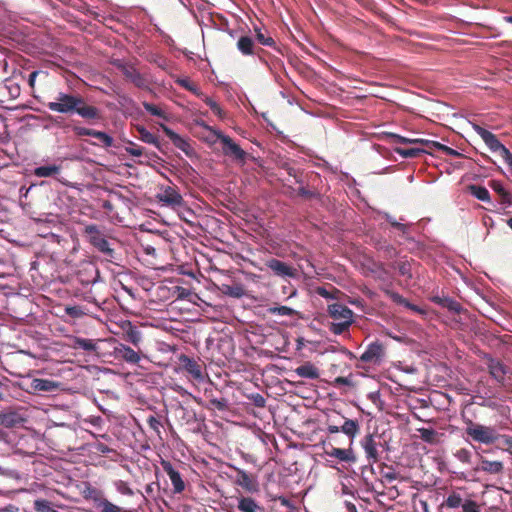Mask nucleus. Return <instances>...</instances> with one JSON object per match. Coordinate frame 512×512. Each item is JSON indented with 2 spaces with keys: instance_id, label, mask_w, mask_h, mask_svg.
Listing matches in <instances>:
<instances>
[{
  "instance_id": "nucleus-1",
  "label": "nucleus",
  "mask_w": 512,
  "mask_h": 512,
  "mask_svg": "<svg viewBox=\"0 0 512 512\" xmlns=\"http://www.w3.org/2000/svg\"><path fill=\"white\" fill-rule=\"evenodd\" d=\"M46 107L53 112L62 114L76 113L87 121L101 120L102 114L99 108L87 104L81 95L59 92L55 101L48 102Z\"/></svg>"
},
{
  "instance_id": "nucleus-2",
  "label": "nucleus",
  "mask_w": 512,
  "mask_h": 512,
  "mask_svg": "<svg viewBox=\"0 0 512 512\" xmlns=\"http://www.w3.org/2000/svg\"><path fill=\"white\" fill-rule=\"evenodd\" d=\"M83 236L93 248H95L98 252L103 254L107 259H115L116 252L111 247L109 237L98 225H86L83 230Z\"/></svg>"
},
{
  "instance_id": "nucleus-3",
  "label": "nucleus",
  "mask_w": 512,
  "mask_h": 512,
  "mask_svg": "<svg viewBox=\"0 0 512 512\" xmlns=\"http://www.w3.org/2000/svg\"><path fill=\"white\" fill-rule=\"evenodd\" d=\"M83 498L93 503V507L98 512H126V510L116 504L110 502L102 490L92 486L89 483L85 484L82 491Z\"/></svg>"
},
{
  "instance_id": "nucleus-4",
  "label": "nucleus",
  "mask_w": 512,
  "mask_h": 512,
  "mask_svg": "<svg viewBox=\"0 0 512 512\" xmlns=\"http://www.w3.org/2000/svg\"><path fill=\"white\" fill-rule=\"evenodd\" d=\"M465 423V433L473 441L489 445L494 444L499 440V433L494 427L475 423L470 419L466 420Z\"/></svg>"
},
{
  "instance_id": "nucleus-5",
  "label": "nucleus",
  "mask_w": 512,
  "mask_h": 512,
  "mask_svg": "<svg viewBox=\"0 0 512 512\" xmlns=\"http://www.w3.org/2000/svg\"><path fill=\"white\" fill-rule=\"evenodd\" d=\"M217 139L222 144V152L225 156L231 157L233 160L244 164L247 158V152H245L237 143L233 141V139L223 134L220 131H215Z\"/></svg>"
},
{
  "instance_id": "nucleus-6",
  "label": "nucleus",
  "mask_w": 512,
  "mask_h": 512,
  "mask_svg": "<svg viewBox=\"0 0 512 512\" xmlns=\"http://www.w3.org/2000/svg\"><path fill=\"white\" fill-rule=\"evenodd\" d=\"M381 437L379 435L367 434L363 437L360 442L361 447L363 448L367 461L369 464H375L381 459V451L382 447Z\"/></svg>"
},
{
  "instance_id": "nucleus-7",
  "label": "nucleus",
  "mask_w": 512,
  "mask_h": 512,
  "mask_svg": "<svg viewBox=\"0 0 512 512\" xmlns=\"http://www.w3.org/2000/svg\"><path fill=\"white\" fill-rule=\"evenodd\" d=\"M386 355V347L380 341L370 343L359 357V361L370 365H379Z\"/></svg>"
},
{
  "instance_id": "nucleus-8",
  "label": "nucleus",
  "mask_w": 512,
  "mask_h": 512,
  "mask_svg": "<svg viewBox=\"0 0 512 512\" xmlns=\"http://www.w3.org/2000/svg\"><path fill=\"white\" fill-rule=\"evenodd\" d=\"M485 363L491 377L500 385H504L506 382V376L511 373L508 366H506L501 360L493 358L490 355L485 356Z\"/></svg>"
},
{
  "instance_id": "nucleus-9",
  "label": "nucleus",
  "mask_w": 512,
  "mask_h": 512,
  "mask_svg": "<svg viewBox=\"0 0 512 512\" xmlns=\"http://www.w3.org/2000/svg\"><path fill=\"white\" fill-rule=\"evenodd\" d=\"M156 198L163 205L171 208L181 207L184 204L182 195L174 186L161 187L160 191L156 195Z\"/></svg>"
},
{
  "instance_id": "nucleus-10",
  "label": "nucleus",
  "mask_w": 512,
  "mask_h": 512,
  "mask_svg": "<svg viewBox=\"0 0 512 512\" xmlns=\"http://www.w3.org/2000/svg\"><path fill=\"white\" fill-rule=\"evenodd\" d=\"M236 477L234 483L242 487L248 493H257L259 491V483L256 476L247 473L245 470L234 467Z\"/></svg>"
},
{
  "instance_id": "nucleus-11",
  "label": "nucleus",
  "mask_w": 512,
  "mask_h": 512,
  "mask_svg": "<svg viewBox=\"0 0 512 512\" xmlns=\"http://www.w3.org/2000/svg\"><path fill=\"white\" fill-rule=\"evenodd\" d=\"M163 132L166 134V136L171 140L173 145L183 151L186 156L193 157L195 155L194 148L190 145L189 141L176 132H174L172 129H170L166 125H161Z\"/></svg>"
},
{
  "instance_id": "nucleus-12",
  "label": "nucleus",
  "mask_w": 512,
  "mask_h": 512,
  "mask_svg": "<svg viewBox=\"0 0 512 512\" xmlns=\"http://www.w3.org/2000/svg\"><path fill=\"white\" fill-rule=\"evenodd\" d=\"M472 128L481 137V139L484 141V143L488 146V148L492 152L500 153L501 150L505 147L499 141V139L496 137V135H494L492 132L488 131L487 129L483 128L479 124L473 123Z\"/></svg>"
},
{
  "instance_id": "nucleus-13",
  "label": "nucleus",
  "mask_w": 512,
  "mask_h": 512,
  "mask_svg": "<svg viewBox=\"0 0 512 512\" xmlns=\"http://www.w3.org/2000/svg\"><path fill=\"white\" fill-rule=\"evenodd\" d=\"M265 265L269 268L276 276L279 277H290L294 278L297 275V270L288 265L287 263L280 261L276 258H271L266 261Z\"/></svg>"
},
{
  "instance_id": "nucleus-14",
  "label": "nucleus",
  "mask_w": 512,
  "mask_h": 512,
  "mask_svg": "<svg viewBox=\"0 0 512 512\" xmlns=\"http://www.w3.org/2000/svg\"><path fill=\"white\" fill-rule=\"evenodd\" d=\"M161 466L165 473L168 475L169 479L171 480L174 493H182L185 490V482L183 481L179 471H177L172 465V463L167 460H162Z\"/></svg>"
},
{
  "instance_id": "nucleus-15",
  "label": "nucleus",
  "mask_w": 512,
  "mask_h": 512,
  "mask_svg": "<svg viewBox=\"0 0 512 512\" xmlns=\"http://www.w3.org/2000/svg\"><path fill=\"white\" fill-rule=\"evenodd\" d=\"M234 498L237 502L236 508L239 512H267L265 507L251 496L239 494Z\"/></svg>"
},
{
  "instance_id": "nucleus-16",
  "label": "nucleus",
  "mask_w": 512,
  "mask_h": 512,
  "mask_svg": "<svg viewBox=\"0 0 512 512\" xmlns=\"http://www.w3.org/2000/svg\"><path fill=\"white\" fill-rule=\"evenodd\" d=\"M179 362L183 370H185L193 379L201 381L203 380V372L201 364L195 359L181 354L179 356Z\"/></svg>"
},
{
  "instance_id": "nucleus-17",
  "label": "nucleus",
  "mask_w": 512,
  "mask_h": 512,
  "mask_svg": "<svg viewBox=\"0 0 512 512\" xmlns=\"http://www.w3.org/2000/svg\"><path fill=\"white\" fill-rule=\"evenodd\" d=\"M115 358L129 364H138L141 360L140 353L125 344H118L114 348Z\"/></svg>"
},
{
  "instance_id": "nucleus-18",
  "label": "nucleus",
  "mask_w": 512,
  "mask_h": 512,
  "mask_svg": "<svg viewBox=\"0 0 512 512\" xmlns=\"http://www.w3.org/2000/svg\"><path fill=\"white\" fill-rule=\"evenodd\" d=\"M125 78L131 81L136 87L146 89L149 86L147 78L133 66H122L121 69Z\"/></svg>"
},
{
  "instance_id": "nucleus-19",
  "label": "nucleus",
  "mask_w": 512,
  "mask_h": 512,
  "mask_svg": "<svg viewBox=\"0 0 512 512\" xmlns=\"http://www.w3.org/2000/svg\"><path fill=\"white\" fill-rule=\"evenodd\" d=\"M327 312L335 321H353V311L341 303H333L328 305Z\"/></svg>"
},
{
  "instance_id": "nucleus-20",
  "label": "nucleus",
  "mask_w": 512,
  "mask_h": 512,
  "mask_svg": "<svg viewBox=\"0 0 512 512\" xmlns=\"http://www.w3.org/2000/svg\"><path fill=\"white\" fill-rule=\"evenodd\" d=\"M25 418L15 410L0 411V426L14 428L25 422Z\"/></svg>"
},
{
  "instance_id": "nucleus-21",
  "label": "nucleus",
  "mask_w": 512,
  "mask_h": 512,
  "mask_svg": "<svg viewBox=\"0 0 512 512\" xmlns=\"http://www.w3.org/2000/svg\"><path fill=\"white\" fill-rule=\"evenodd\" d=\"M325 453L333 458L338 459L341 462H347V463H355L356 462V456L354 454V451L352 449V446L349 445L347 449L337 448L331 446L329 450H325Z\"/></svg>"
},
{
  "instance_id": "nucleus-22",
  "label": "nucleus",
  "mask_w": 512,
  "mask_h": 512,
  "mask_svg": "<svg viewBox=\"0 0 512 512\" xmlns=\"http://www.w3.org/2000/svg\"><path fill=\"white\" fill-rule=\"evenodd\" d=\"M475 470L483 471L488 474L498 475L503 473L504 464L502 461H490L484 457H481L480 464Z\"/></svg>"
},
{
  "instance_id": "nucleus-23",
  "label": "nucleus",
  "mask_w": 512,
  "mask_h": 512,
  "mask_svg": "<svg viewBox=\"0 0 512 512\" xmlns=\"http://www.w3.org/2000/svg\"><path fill=\"white\" fill-rule=\"evenodd\" d=\"M31 389L36 392H53L56 391L59 387V383L42 378H34L30 384Z\"/></svg>"
},
{
  "instance_id": "nucleus-24",
  "label": "nucleus",
  "mask_w": 512,
  "mask_h": 512,
  "mask_svg": "<svg viewBox=\"0 0 512 512\" xmlns=\"http://www.w3.org/2000/svg\"><path fill=\"white\" fill-rule=\"evenodd\" d=\"M237 49L242 53L244 56H250L259 54V52H262V49H255L254 41L250 36L243 35L241 36L237 43H236Z\"/></svg>"
},
{
  "instance_id": "nucleus-25",
  "label": "nucleus",
  "mask_w": 512,
  "mask_h": 512,
  "mask_svg": "<svg viewBox=\"0 0 512 512\" xmlns=\"http://www.w3.org/2000/svg\"><path fill=\"white\" fill-rule=\"evenodd\" d=\"M384 293L386 294L387 297H389L396 304L403 305L415 313H419V314L425 313V311L422 308H420L419 306H417L415 304L410 303L407 299H405L402 295H400L399 293H397L395 291H392L389 289H384Z\"/></svg>"
},
{
  "instance_id": "nucleus-26",
  "label": "nucleus",
  "mask_w": 512,
  "mask_h": 512,
  "mask_svg": "<svg viewBox=\"0 0 512 512\" xmlns=\"http://www.w3.org/2000/svg\"><path fill=\"white\" fill-rule=\"evenodd\" d=\"M340 431L349 437V443L352 446L354 438L360 431L359 422L357 420L345 419L344 423L340 426Z\"/></svg>"
},
{
  "instance_id": "nucleus-27",
  "label": "nucleus",
  "mask_w": 512,
  "mask_h": 512,
  "mask_svg": "<svg viewBox=\"0 0 512 512\" xmlns=\"http://www.w3.org/2000/svg\"><path fill=\"white\" fill-rule=\"evenodd\" d=\"M204 395L208 399V406L207 408H214L219 411H225L228 409V401L226 398H216L213 394L212 388H205L204 389Z\"/></svg>"
},
{
  "instance_id": "nucleus-28",
  "label": "nucleus",
  "mask_w": 512,
  "mask_h": 512,
  "mask_svg": "<svg viewBox=\"0 0 512 512\" xmlns=\"http://www.w3.org/2000/svg\"><path fill=\"white\" fill-rule=\"evenodd\" d=\"M420 434V438L422 441L430 444L437 445L441 442L442 433H439L433 428H419L417 430Z\"/></svg>"
},
{
  "instance_id": "nucleus-29",
  "label": "nucleus",
  "mask_w": 512,
  "mask_h": 512,
  "mask_svg": "<svg viewBox=\"0 0 512 512\" xmlns=\"http://www.w3.org/2000/svg\"><path fill=\"white\" fill-rule=\"evenodd\" d=\"M294 372L299 377L307 379H318L320 376L318 368L310 362H306L305 364L297 367Z\"/></svg>"
},
{
  "instance_id": "nucleus-30",
  "label": "nucleus",
  "mask_w": 512,
  "mask_h": 512,
  "mask_svg": "<svg viewBox=\"0 0 512 512\" xmlns=\"http://www.w3.org/2000/svg\"><path fill=\"white\" fill-rule=\"evenodd\" d=\"M71 347L74 349H82L87 352H94L97 350V342L93 339L74 337L72 339Z\"/></svg>"
},
{
  "instance_id": "nucleus-31",
  "label": "nucleus",
  "mask_w": 512,
  "mask_h": 512,
  "mask_svg": "<svg viewBox=\"0 0 512 512\" xmlns=\"http://www.w3.org/2000/svg\"><path fill=\"white\" fill-rule=\"evenodd\" d=\"M395 152L403 158H418L425 153H429L428 150L420 147L413 148H402L396 147Z\"/></svg>"
},
{
  "instance_id": "nucleus-32",
  "label": "nucleus",
  "mask_w": 512,
  "mask_h": 512,
  "mask_svg": "<svg viewBox=\"0 0 512 512\" xmlns=\"http://www.w3.org/2000/svg\"><path fill=\"white\" fill-rule=\"evenodd\" d=\"M60 170L61 167L58 165L39 166L34 169L33 174L40 178H46L57 175Z\"/></svg>"
},
{
  "instance_id": "nucleus-33",
  "label": "nucleus",
  "mask_w": 512,
  "mask_h": 512,
  "mask_svg": "<svg viewBox=\"0 0 512 512\" xmlns=\"http://www.w3.org/2000/svg\"><path fill=\"white\" fill-rule=\"evenodd\" d=\"M137 132L139 133V139L145 143L152 144L160 149V142L157 136L149 132L143 126H137Z\"/></svg>"
},
{
  "instance_id": "nucleus-34",
  "label": "nucleus",
  "mask_w": 512,
  "mask_h": 512,
  "mask_svg": "<svg viewBox=\"0 0 512 512\" xmlns=\"http://www.w3.org/2000/svg\"><path fill=\"white\" fill-rule=\"evenodd\" d=\"M141 338V332L129 323V328L124 333V339L137 347Z\"/></svg>"
},
{
  "instance_id": "nucleus-35",
  "label": "nucleus",
  "mask_w": 512,
  "mask_h": 512,
  "mask_svg": "<svg viewBox=\"0 0 512 512\" xmlns=\"http://www.w3.org/2000/svg\"><path fill=\"white\" fill-rule=\"evenodd\" d=\"M469 190L471 194L476 197L480 201L489 202L490 201V193L489 191L480 185H470Z\"/></svg>"
},
{
  "instance_id": "nucleus-36",
  "label": "nucleus",
  "mask_w": 512,
  "mask_h": 512,
  "mask_svg": "<svg viewBox=\"0 0 512 512\" xmlns=\"http://www.w3.org/2000/svg\"><path fill=\"white\" fill-rule=\"evenodd\" d=\"M33 507L36 512H58L52 502L46 499H36Z\"/></svg>"
},
{
  "instance_id": "nucleus-37",
  "label": "nucleus",
  "mask_w": 512,
  "mask_h": 512,
  "mask_svg": "<svg viewBox=\"0 0 512 512\" xmlns=\"http://www.w3.org/2000/svg\"><path fill=\"white\" fill-rule=\"evenodd\" d=\"M269 314L281 315V316H294L297 311L288 306H272L267 309Z\"/></svg>"
},
{
  "instance_id": "nucleus-38",
  "label": "nucleus",
  "mask_w": 512,
  "mask_h": 512,
  "mask_svg": "<svg viewBox=\"0 0 512 512\" xmlns=\"http://www.w3.org/2000/svg\"><path fill=\"white\" fill-rule=\"evenodd\" d=\"M353 321H338L336 323H331L329 329L330 331L335 335H341L345 331L349 329V327L352 325Z\"/></svg>"
},
{
  "instance_id": "nucleus-39",
  "label": "nucleus",
  "mask_w": 512,
  "mask_h": 512,
  "mask_svg": "<svg viewBox=\"0 0 512 512\" xmlns=\"http://www.w3.org/2000/svg\"><path fill=\"white\" fill-rule=\"evenodd\" d=\"M255 33L256 39L260 44L275 48L276 42L270 35L263 33L259 28H255Z\"/></svg>"
},
{
  "instance_id": "nucleus-40",
  "label": "nucleus",
  "mask_w": 512,
  "mask_h": 512,
  "mask_svg": "<svg viewBox=\"0 0 512 512\" xmlns=\"http://www.w3.org/2000/svg\"><path fill=\"white\" fill-rule=\"evenodd\" d=\"M144 150L145 149L143 147H141L133 142H129V146L125 147V151L131 156L140 157L144 154L149 158H150V156H155L154 153L148 154V153H145Z\"/></svg>"
},
{
  "instance_id": "nucleus-41",
  "label": "nucleus",
  "mask_w": 512,
  "mask_h": 512,
  "mask_svg": "<svg viewBox=\"0 0 512 512\" xmlns=\"http://www.w3.org/2000/svg\"><path fill=\"white\" fill-rule=\"evenodd\" d=\"M464 503L462 502V497L458 493H451L446 498L444 505L448 508H458L462 507Z\"/></svg>"
},
{
  "instance_id": "nucleus-42",
  "label": "nucleus",
  "mask_w": 512,
  "mask_h": 512,
  "mask_svg": "<svg viewBox=\"0 0 512 512\" xmlns=\"http://www.w3.org/2000/svg\"><path fill=\"white\" fill-rule=\"evenodd\" d=\"M143 107L151 115L160 117V118H162L164 120H166L168 118L167 114H166V112L164 110H162L160 107H158V106H156V105H154L152 103L143 102Z\"/></svg>"
},
{
  "instance_id": "nucleus-43",
  "label": "nucleus",
  "mask_w": 512,
  "mask_h": 512,
  "mask_svg": "<svg viewBox=\"0 0 512 512\" xmlns=\"http://www.w3.org/2000/svg\"><path fill=\"white\" fill-rule=\"evenodd\" d=\"M442 307L447 308L449 311L454 312L456 314L461 313V311L463 310L462 305L458 301L450 297H446L445 299H443Z\"/></svg>"
},
{
  "instance_id": "nucleus-44",
  "label": "nucleus",
  "mask_w": 512,
  "mask_h": 512,
  "mask_svg": "<svg viewBox=\"0 0 512 512\" xmlns=\"http://www.w3.org/2000/svg\"><path fill=\"white\" fill-rule=\"evenodd\" d=\"M395 268L398 270L401 276L406 277L408 279L412 278L411 263L409 261H400L396 264Z\"/></svg>"
},
{
  "instance_id": "nucleus-45",
  "label": "nucleus",
  "mask_w": 512,
  "mask_h": 512,
  "mask_svg": "<svg viewBox=\"0 0 512 512\" xmlns=\"http://www.w3.org/2000/svg\"><path fill=\"white\" fill-rule=\"evenodd\" d=\"M93 137L98 139L106 148L113 145V138L105 132L94 130Z\"/></svg>"
},
{
  "instance_id": "nucleus-46",
  "label": "nucleus",
  "mask_w": 512,
  "mask_h": 512,
  "mask_svg": "<svg viewBox=\"0 0 512 512\" xmlns=\"http://www.w3.org/2000/svg\"><path fill=\"white\" fill-rule=\"evenodd\" d=\"M455 457L464 464H470L472 460V453L466 448H460L455 452Z\"/></svg>"
},
{
  "instance_id": "nucleus-47",
  "label": "nucleus",
  "mask_w": 512,
  "mask_h": 512,
  "mask_svg": "<svg viewBox=\"0 0 512 512\" xmlns=\"http://www.w3.org/2000/svg\"><path fill=\"white\" fill-rule=\"evenodd\" d=\"M115 488H116L117 492L120 493L121 495H126V496L134 495V492L131 489V487L129 486V484L123 480L116 481Z\"/></svg>"
},
{
  "instance_id": "nucleus-48",
  "label": "nucleus",
  "mask_w": 512,
  "mask_h": 512,
  "mask_svg": "<svg viewBox=\"0 0 512 512\" xmlns=\"http://www.w3.org/2000/svg\"><path fill=\"white\" fill-rule=\"evenodd\" d=\"M225 293L229 296L240 298L244 295V288L240 284H235L232 286H226Z\"/></svg>"
},
{
  "instance_id": "nucleus-49",
  "label": "nucleus",
  "mask_w": 512,
  "mask_h": 512,
  "mask_svg": "<svg viewBox=\"0 0 512 512\" xmlns=\"http://www.w3.org/2000/svg\"><path fill=\"white\" fill-rule=\"evenodd\" d=\"M65 312L72 318H80L85 315V312L81 306H66Z\"/></svg>"
},
{
  "instance_id": "nucleus-50",
  "label": "nucleus",
  "mask_w": 512,
  "mask_h": 512,
  "mask_svg": "<svg viewBox=\"0 0 512 512\" xmlns=\"http://www.w3.org/2000/svg\"><path fill=\"white\" fill-rule=\"evenodd\" d=\"M280 168L285 170L289 176L293 177L298 183L301 182V179L298 178V171L291 166L288 161H283L280 163Z\"/></svg>"
},
{
  "instance_id": "nucleus-51",
  "label": "nucleus",
  "mask_w": 512,
  "mask_h": 512,
  "mask_svg": "<svg viewBox=\"0 0 512 512\" xmlns=\"http://www.w3.org/2000/svg\"><path fill=\"white\" fill-rule=\"evenodd\" d=\"M206 105L213 111V113L219 117H223V110L220 105L210 97H206L204 100Z\"/></svg>"
},
{
  "instance_id": "nucleus-52",
  "label": "nucleus",
  "mask_w": 512,
  "mask_h": 512,
  "mask_svg": "<svg viewBox=\"0 0 512 512\" xmlns=\"http://www.w3.org/2000/svg\"><path fill=\"white\" fill-rule=\"evenodd\" d=\"M386 220L395 228H397L403 235L408 233L409 226L400 222H397L393 217L386 214Z\"/></svg>"
},
{
  "instance_id": "nucleus-53",
  "label": "nucleus",
  "mask_w": 512,
  "mask_h": 512,
  "mask_svg": "<svg viewBox=\"0 0 512 512\" xmlns=\"http://www.w3.org/2000/svg\"><path fill=\"white\" fill-rule=\"evenodd\" d=\"M500 443L503 446H506V448L501 447V449L508 451L512 455V436L506 435V434H499V440ZM500 448V446H498Z\"/></svg>"
},
{
  "instance_id": "nucleus-54",
  "label": "nucleus",
  "mask_w": 512,
  "mask_h": 512,
  "mask_svg": "<svg viewBox=\"0 0 512 512\" xmlns=\"http://www.w3.org/2000/svg\"><path fill=\"white\" fill-rule=\"evenodd\" d=\"M147 424L150 429L155 431L158 435L160 434V428L162 427V424L156 416H153V415L149 416L147 418Z\"/></svg>"
},
{
  "instance_id": "nucleus-55",
  "label": "nucleus",
  "mask_w": 512,
  "mask_h": 512,
  "mask_svg": "<svg viewBox=\"0 0 512 512\" xmlns=\"http://www.w3.org/2000/svg\"><path fill=\"white\" fill-rule=\"evenodd\" d=\"M74 134L76 136H91L93 137L94 129L82 127V126H73L72 128Z\"/></svg>"
},
{
  "instance_id": "nucleus-56",
  "label": "nucleus",
  "mask_w": 512,
  "mask_h": 512,
  "mask_svg": "<svg viewBox=\"0 0 512 512\" xmlns=\"http://www.w3.org/2000/svg\"><path fill=\"white\" fill-rule=\"evenodd\" d=\"M463 512H480L478 504L473 500H467L462 505Z\"/></svg>"
},
{
  "instance_id": "nucleus-57",
  "label": "nucleus",
  "mask_w": 512,
  "mask_h": 512,
  "mask_svg": "<svg viewBox=\"0 0 512 512\" xmlns=\"http://www.w3.org/2000/svg\"><path fill=\"white\" fill-rule=\"evenodd\" d=\"M490 187L499 195L501 196L502 194H504V192L506 191L503 187V185L501 184L500 181H497V180H492L490 181Z\"/></svg>"
},
{
  "instance_id": "nucleus-58",
  "label": "nucleus",
  "mask_w": 512,
  "mask_h": 512,
  "mask_svg": "<svg viewBox=\"0 0 512 512\" xmlns=\"http://www.w3.org/2000/svg\"><path fill=\"white\" fill-rule=\"evenodd\" d=\"M499 155L504 159V161L512 168V153L504 147Z\"/></svg>"
},
{
  "instance_id": "nucleus-59",
  "label": "nucleus",
  "mask_w": 512,
  "mask_h": 512,
  "mask_svg": "<svg viewBox=\"0 0 512 512\" xmlns=\"http://www.w3.org/2000/svg\"><path fill=\"white\" fill-rule=\"evenodd\" d=\"M499 155L504 159V161L512 168V153L504 147Z\"/></svg>"
},
{
  "instance_id": "nucleus-60",
  "label": "nucleus",
  "mask_w": 512,
  "mask_h": 512,
  "mask_svg": "<svg viewBox=\"0 0 512 512\" xmlns=\"http://www.w3.org/2000/svg\"><path fill=\"white\" fill-rule=\"evenodd\" d=\"M95 449L97 452H99L103 455H107L111 452H114V450L112 448H110L109 446H107L106 444L101 443V442H99L95 445Z\"/></svg>"
},
{
  "instance_id": "nucleus-61",
  "label": "nucleus",
  "mask_w": 512,
  "mask_h": 512,
  "mask_svg": "<svg viewBox=\"0 0 512 512\" xmlns=\"http://www.w3.org/2000/svg\"><path fill=\"white\" fill-rule=\"evenodd\" d=\"M391 137L394 140V143H403V144H413V140L415 138H406L397 134H391Z\"/></svg>"
},
{
  "instance_id": "nucleus-62",
  "label": "nucleus",
  "mask_w": 512,
  "mask_h": 512,
  "mask_svg": "<svg viewBox=\"0 0 512 512\" xmlns=\"http://www.w3.org/2000/svg\"><path fill=\"white\" fill-rule=\"evenodd\" d=\"M441 151L445 153L446 155L453 156V157H463V154L458 152L457 150L448 147L446 145H443V148H441Z\"/></svg>"
},
{
  "instance_id": "nucleus-63",
  "label": "nucleus",
  "mask_w": 512,
  "mask_h": 512,
  "mask_svg": "<svg viewBox=\"0 0 512 512\" xmlns=\"http://www.w3.org/2000/svg\"><path fill=\"white\" fill-rule=\"evenodd\" d=\"M252 400H253V403L255 404V406H257V407L265 406V403H266L265 398L258 393L252 396Z\"/></svg>"
},
{
  "instance_id": "nucleus-64",
  "label": "nucleus",
  "mask_w": 512,
  "mask_h": 512,
  "mask_svg": "<svg viewBox=\"0 0 512 512\" xmlns=\"http://www.w3.org/2000/svg\"><path fill=\"white\" fill-rule=\"evenodd\" d=\"M500 198L501 204H504L506 206L512 205V195L508 191H505L504 194L500 196Z\"/></svg>"
}]
</instances>
